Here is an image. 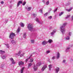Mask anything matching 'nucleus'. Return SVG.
Here are the masks:
<instances>
[{"instance_id":"4468645a","label":"nucleus","mask_w":73,"mask_h":73,"mask_svg":"<svg viewBox=\"0 0 73 73\" xmlns=\"http://www.w3.org/2000/svg\"><path fill=\"white\" fill-rule=\"evenodd\" d=\"M73 9V7H71L69 9H66V11H67L68 12H70V11Z\"/></svg>"},{"instance_id":"3c124183","label":"nucleus","mask_w":73,"mask_h":73,"mask_svg":"<svg viewBox=\"0 0 73 73\" xmlns=\"http://www.w3.org/2000/svg\"><path fill=\"white\" fill-rule=\"evenodd\" d=\"M15 55L16 56H18V53H16L15 54Z\"/></svg>"},{"instance_id":"4c0bfd02","label":"nucleus","mask_w":73,"mask_h":73,"mask_svg":"<svg viewBox=\"0 0 73 73\" xmlns=\"http://www.w3.org/2000/svg\"><path fill=\"white\" fill-rule=\"evenodd\" d=\"M30 61L31 62H33V58L31 59H30Z\"/></svg>"},{"instance_id":"5fc2aeb1","label":"nucleus","mask_w":73,"mask_h":73,"mask_svg":"<svg viewBox=\"0 0 73 73\" xmlns=\"http://www.w3.org/2000/svg\"><path fill=\"white\" fill-rule=\"evenodd\" d=\"M31 56H32V54H31L30 56L29 57V58H30V57H31Z\"/></svg>"},{"instance_id":"f8f14e48","label":"nucleus","mask_w":73,"mask_h":73,"mask_svg":"<svg viewBox=\"0 0 73 73\" xmlns=\"http://www.w3.org/2000/svg\"><path fill=\"white\" fill-rule=\"evenodd\" d=\"M19 65L20 66L21 65H24V62H22V61H20L19 62Z\"/></svg>"},{"instance_id":"423d86ee","label":"nucleus","mask_w":73,"mask_h":73,"mask_svg":"<svg viewBox=\"0 0 73 73\" xmlns=\"http://www.w3.org/2000/svg\"><path fill=\"white\" fill-rule=\"evenodd\" d=\"M37 65H34V67H33V69L35 71H36L38 69V67H37Z\"/></svg>"},{"instance_id":"bb28decb","label":"nucleus","mask_w":73,"mask_h":73,"mask_svg":"<svg viewBox=\"0 0 73 73\" xmlns=\"http://www.w3.org/2000/svg\"><path fill=\"white\" fill-rule=\"evenodd\" d=\"M63 13H64V12H61V13H59V16H61V15H63Z\"/></svg>"},{"instance_id":"de8ad7c7","label":"nucleus","mask_w":73,"mask_h":73,"mask_svg":"<svg viewBox=\"0 0 73 73\" xmlns=\"http://www.w3.org/2000/svg\"><path fill=\"white\" fill-rule=\"evenodd\" d=\"M70 3H69L67 4V5H70Z\"/></svg>"},{"instance_id":"cd10ccee","label":"nucleus","mask_w":73,"mask_h":73,"mask_svg":"<svg viewBox=\"0 0 73 73\" xmlns=\"http://www.w3.org/2000/svg\"><path fill=\"white\" fill-rule=\"evenodd\" d=\"M66 40H69L70 39V38L69 37V36H67L66 37Z\"/></svg>"},{"instance_id":"9d476101","label":"nucleus","mask_w":73,"mask_h":73,"mask_svg":"<svg viewBox=\"0 0 73 73\" xmlns=\"http://www.w3.org/2000/svg\"><path fill=\"white\" fill-rule=\"evenodd\" d=\"M11 42L14 45H16V41L15 40H12L11 41Z\"/></svg>"},{"instance_id":"a211bd4d","label":"nucleus","mask_w":73,"mask_h":73,"mask_svg":"<svg viewBox=\"0 0 73 73\" xmlns=\"http://www.w3.org/2000/svg\"><path fill=\"white\" fill-rule=\"evenodd\" d=\"M70 47H67L66 50V52H69V49H70Z\"/></svg>"},{"instance_id":"a878e982","label":"nucleus","mask_w":73,"mask_h":73,"mask_svg":"<svg viewBox=\"0 0 73 73\" xmlns=\"http://www.w3.org/2000/svg\"><path fill=\"white\" fill-rule=\"evenodd\" d=\"M32 63H29L28 66V68H29V67H31V66H32Z\"/></svg>"},{"instance_id":"7ed1b4c3","label":"nucleus","mask_w":73,"mask_h":73,"mask_svg":"<svg viewBox=\"0 0 73 73\" xmlns=\"http://www.w3.org/2000/svg\"><path fill=\"white\" fill-rule=\"evenodd\" d=\"M15 36V34L14 33H11L9 36V38L10 39H13L14 38V37Z\"/></svg>"},{"instance_id":"ea45409f","label":"nucleus","mask_w":73,"mask_h":73,"mask_svg":"<svg viewBox=\"0 0 73 73\" xmlns=\"http://www.w3.org/2000/svg\"><path fill=\"white\" fill-rule=\"evenodd\" d=\"M24 53H23L21 54L20 56L21 57H23V56H24Z\"/></svg>"},{"instance_id":"864d4df0","label":"nucleus","mask_w":73,"mask_h":73,"mask_svg":"<svg viewBox=\"0 0 73 73\" xmlns=\"http://www.w3.org/2000/svg\"><path fill=\"white\" fill-rule=\"evenodd\" d=\"M1 66L2 67H3V66H4V64H2L1 65Z\"/></svg>"},{"instance_id":"39448f33","label":"nucleus","mask_w":73,"mask_h":73,"mask_svg":"<svg viewBox=\"0 0 73 73\" xmlns=\"http://www.w3.org/2000/svg\"><path fill=\"white\" fill-rule=\"evenodd\" d=\"M10 60L11 61V63L13 64H16V62H15L14 61V60H13V58H11L10 59Z\"/></svg>"},{"instance_id":"0eeeda50","label":"nucleus","mask_w":73,"mask_h":73,"mask_svg":"<svg viewBox=\"0 0 73 73\" xmlns=\"http://www.w3.org/2000/svg\"><path fill=\"white\" fill-rule=\"evenodd\" d=\"M48 42V41H46V40H44L42 42V45H45L46 44H47Z\"/></svg>"},{"instance_id":"6e6d98bb","label":"nucleus","mask_w":73,"mask_h":73,"mask_svg":"<svg viewBox=\"0 0 73 73\" xmlns=\"http://www.w3.org/2000/svg\"><path fill=\"white\" fill-rule=\"evenodd\" d=\"M5 21L7 23V22H8V20H5Z\"/></svg>"},{"instance_id":"79ce46f5","label":"nucleus","mask_w":73,"mask_h":73,"mask_svg":"<svg viewBox=\"0 0 73 73\" xmlns=\"http://www.w3.org/2000/svg\"><path fill=\"white\" fill-rule=\"evenodd\" d=\"M33 15L34 16V17H36V16H37V15L36 14H35V13L33 14Z\"/></svg>"},{"instance_id":"c03bdc74","label":"nucleus","mask_w":73,"mask_h":73,"mask_svg":"<svg viewBox=\"0 0 73 73\" xmlns=\"http://www.w3.org/2000/svg\"><path fill=\"white\" fill-rule=\"evenodd\" d=\"M57 11V9H56L54 10V12H56V11Z\"/></svg>"},{"instance_id":"e433bc0d","label":"nucleus","mask_w":73,"mask_h":73,"mask_svg":"<svg viewBox=\"0 0 73 73\" xmlns=\"http://www.w3.org/2000/svg\"><path fill=\"white\" fill-rule=\"evenodd\" d=\"M48 13H46L44 15V16L45 17H46V16H47V15H48Z\"/></svg>"},{"instance_id":"4d7b16f0","label":"nucleus","mask_w":73,"mask_h":73,"mask_svg":"<svg viewBox=\"0 0 73 73\" xmlns=\"http://www.w3.org/2000/svg\"><path fill=\"white\" fill-rule=\"evenodd\" d=\"M72 20H73V15L72 16Z\"/></svg>"},{"instance_id":"ddd939ff","label":"nucleus","mask_w":73,"mask_h":73,"mask_svg":"<svg viewBox=\"0 0 73 73\" xmlns=\"http://www.w3.org/2000/svg\"><path fill=\"white\" fill-rule=\"evenodd\" d=\"M22 1H19L18 2L17 5V7H19V5H20V4H22Z\"/></svg>"},{"instance_id":"37998d69","label":"nucleus","mask_w":73,"mask_h":73,"mask_svg":"<svg viewBox=\"0 0 73 73\" xmlns=\"http://www.w3.org/2000/svg\"><path fill=\"white\" fill-rule=\"evenodd\" d=\"M66 61V60H63V61H62V62L63 63H65V62Z\"/></svg>"},{"instance_id":"f257e3e1","label":"nucleus","mask_w":73,"mask_h":73,"mask_svg":"<svg viewBox=\"0 0 73 73\" xmlns=\"http://www.w3.org/2000/svg\"><path fill=\"white\" fill-rule=\"evenodd\" d=\"M66 23H64L63 25L60 27V30L62 34H64L65 33V27L66 25Z\"/></svg>"},{"instance_id":"2eb2a0df","label":"nucleus","mask_w":73,"mask_h":73,"mask_svg":"<svg viewBox=\"0 0 73 73\" xmlns=\"http://www.w3.org/2000/svg\"><path fill=\"white\" fill-rule=\"evenodd\" d=\"M48 42L50 44H51L53 42V40L51 39H50L48 40Z\"/></svg>"},{"instance_id":"b1692460","label":"nucleus","mask_w":73,"mask_h":73,"mask_svg":"<svg viewBox=\"0 0 73 73\" xmlns=\"http://www.w3.org/2000/svg\"><path fill=\"white\" fill-rule=\"evenodd\" d=\"M1 57L2 59H5L6 58V56L5 55H3L1 56Z\"/></svg>"},{"instance_id":"9b49d317","label":"nucleus","mask_w":73,"mask_h":73,"mask_svg":"<svg viewBox=\"0 0 73 73\" xmlns=\"http://www.w3.org/2000/svg\"><path fill=\"white\" fill-rule=\"evenodd\" d=\"M60 54L59 52H57V53L56 57L57 59H58L59 58H60Z\"/></svg>"},{"instance_id":"09e8293b","label":"nucleus","mask_w":73,"mask_h":73,"mask_svg":"<svg viewBox=\"0 0 73 73\" xmlns=\"http://www.w3.org/2000/svg\"><path fill=\"white\" fill-rule=\"evenodd\" d=\"M28 61V59H27L25 60L26 62H27V61Z\"/></svg>"},{"instance_id":"8fccbe9b","label":"nucleus","mask_w":73,"mask_h":73,"mask_svg":"<svg viewBox=\"0 0 73 73\" xmlns=\"http://www.w3.org/2000/svg\"><path fill=\"white\" fill-rule=\"evenodd\" d=\"M1 3L2 4H4V2L3 1H1Z\"/></svg>"},{"instance_id":"2f4dec72","label":"nucleus","mask_w":73,"mask_h":73,"mask_svg":"<svg viewBox=\"0 0 73 73\" xmlns=\"http://www.w3.org/2000/svg\"><path fill=\"white\" fill-rule=\"evenodd\" d=\"M26 33H24L23 34V37L24 38H25L26 37Z\"/></svg>"},{"instance_id":"aec40b11","label":"nucleus","mask_w":73,"mask_h":73,"mask_svg":"<svg viewBox=\"0 0 73 73\" xmlns=\"http://www.w3.org/2000/svg\"><path fill=\"white\" fill-rule=\"evenodd\" d=\"M36 21L38 23H39V24H41V22L39 21V20H38V19L36 18Z\"/></svg>"},{"instance_id":"1a4fd4ad","label":"nucleus","mask_w":73,"mask_h":73,"mask_svg":"<svg viewBox=\"0 0 73 73\" xmlns=\"http://www.w3.org/2000/svg\"><path fill=\"white\" fill-rule=\"evenodd\" d=\"M59 70H60V68L58 67H57L55 69V73H58V72H59Z\"/></svg>"},{"instance_id":"20e7f679","label":"nucleus","mask_w":73,"mask_h":73,"mask_svg":"<svg viewBox=\"0 0 73 73\" xmlns=\"http://www.w3.org/2000/svg\"><path fill=\"white\" fill-rule=\"evenodd\" d=\"M47 67V66H46V65H44L41 69L42 72H44V70Z\"/></svg>"},{"instance_id":"603ef678","label":"nucleus","mask_w":73,"mask_h":73,"mask_svg":"<svg viewBox=\"0 0 73 73\" xmlns=\"http://www.w3.org/2000/svg\"><path fill=\"white\" fill-rule=\"evenodd\" d=\"M52 11V9H50L49 10V11Z\"/></svg>"},{"instance_id":"f704fd0d","label":"nucleus","mask_w":73,"mask_h":73,"mask_svg":"<svg viewBox=\"0 0 73 73\" xmlns=\"http://www.w3.org/2000/svg\"><path fill=\"white\" fill-rule=\"evenodd\" d=\"M52 18V16H50L48 17V19H51Z\"/></svg>"},{"instance_id":"f03ea898","label":"nucleus","mask_w":73,"mask_h":73,"mask_svg":"<svg viewBox=\"0 0 73 73\" xmlns=\"http://www.w3.org/2000/svg\"><path fill=\"white\" fill-rule=\"evenodd\" d=\"M27 28L30 31H32L33 30V25L31 24H29L27 26Z\"/></svg>"},{"instance_id":"412c9836","label":"nucleus","mask_w":73,"mask_h":73,"mask_svg":"<svg viewBox=\"0 0 73 73\" xmlns=\"http://www.w3.org/2000/svg\"><path fill=\"white\" fill-rule=\"evenodd\" d=\"M41 62H39L37 63L36 65H37L38 66H40V65H41Z\"/></svg>"},{"instance_id":"58836bf2","label":"nucleus","mask_w":73,"mask_h":73,"mask_svg":"<svg viewBox=\"0 0 73 73\" xmlns=\"http://www.w3.org/2000/svg\"><path fill=\"white\" fill-rule=\"evenodd\" d=\"M50 51H47L46 52V53L47 54H48V53H50Z\"/></svg>"},{"instance_id":"7c9ffc66","label":"nucleus","mask_w":73,"mask_h":73,"mask_svg":"<svg viewBox=\"0 0 73 73\" xmlns=\"http://www.w3.org/2000/svg\"><path fill=\"white\" fill-rule=\"evenodd\" d=\"M31 43H32V44H34V43L35 42V40H31Z\"/></svg>"},{"instance_id":"72a5a7b5","label":"nucleus","mask_w":73,"mask_h":73,"mask_svg":"<svg viewBox=\"0 0 73 73\" xmlns=\"http://www.w3.org/2000/svg\"><path fill=\"white\" fill-rule=\"evenodd\" d=\"M68 35H69V36H71V35H72V32H70L68 33Z\"/></svg>"},{"instance_id":"6e6552de","label":"nucleus","mask_w":73,"mask_h":73,"mask_svg":"<svg viewBox=\"0 0 73 73\" xmlns=\"http://www.w3.org/2000/svg\"><path fill=\"white\" fill-rule=\"evenodd\" d=\"M56 32V30H54L53 31L50 33V35L51 36L54 35L55 33Z\"/></svg>"},{"instance_id":"a19ab883","label":"nucleus","mask_w":73,"mask_h":73,"mask_svg":"<svg viewBox=\"0 0 73 73\" xmlns=\"http://www.w3.org/2000/svg\"><path fill=\"white\" fill-rule=\"evenodd\" d=\"M26 2L25 1L23 2V3L22 4L23 5H25V4H26Z\"/></svg>"},{"instance_id":"4be33fe9","label":"nucleus","mask_w":73,"mask_h":73,"mask_svg":"<svg viewBox=\"0 0 73 73\" xmlns=\"http://www.w3.org/2000/svg\"><path fill=\"white\" fill-rule=\"evenodd\" d=\"M24 67H23L21 70V73H23L24 72Z\"/></svg>"},{"instance_id":"c85d7f7f","label":"nucleus","mask_w":73,"mask_h":73,"mask_svg":"<svg viewBox=\"0 0 73 73\" xmlns=\"http://www.w3.org/2000/svg\"><path fill=\"white\" fill-rule=\"evenodd\" d=\"M0 52H1V53L2 54H3V53H5V51H3L2 50H0Z\"/></svg>"},{"instance_id":"a18cd8bd","label":"nucleus","mask_w":73,"mask_h":73,"mask_svg":"<svg viewBox=\"0 0 73 73\" xmlns=\"http://www.w3.org/2000/svg\"><path fill=\"white\" fill-rule=\"evenodd\" d=\"M52 60H54V59H55V56H53L52 58Z\"/></svg>"},{"instance_id":"6ab92c4d","label":"nucleus","mask_w":73,"mask_h":73,"mask_svg":"<svg viewBox=\"0 0 73 73\" xmlns=\"http://www.w3.org/2000/svg\"><path fill=\"white\" fill-rule=\"evenodd\" d=\"M52 64H50L48 66H49V70H51V69L52 68Z\"/></svg>"},{"instance_id":"393cba45","label":"nucleus","mask_w":73,"mask_h":73,"mask_svg":"<svg viewBox=\"0 0 73 73\" xmlns=\"http://www.w3.org/2000/svg\"><path fill=\"white\" fill-rule=\"evenodd\" d=\"M22 52V51H21V50H20L19 52L18 53V56H20V54Z\"/></svg>"},{"instance_id":"f3484780","label":"nucleus","mask_w":73,"mask_h":73,"mask_svg":"<svg viewBox=\"0 0 73 73\" xmlns=\"http://www.w3.org/2000/svg\"><path fill=\"white\" fill-rule=\"evenodd\" d=\"M20 27H18V29L16 31L17 33H19V32H20Z\"/></svg>"},{"instance_id":"dca6fc26","label":"nucleus","mask_w":73,"mask_h":73,"mask_svg":"<svg viewBox=\"0 0 73 73\" xmlns=\"http://www.w3.org/2000/svg\"><path fill=\"white\" fill-rule=\"evenodd\" d=\"M20 26H21L22 27H24V24L23 23H20Z\"/></svg>"},{"instance_id":"c9c22d12","label":"nucleus","mask_w":73,"mask_h":73,"mask_svg":"<svg viewBox=\"0 0 73 73\" xmlns=\"http://www.w3.org/2000/svg\"><path fill=\"white\" fill-rule=\"evenodd\" d=\"M49 4V1H48L46 2V5H48Z\"/></svg>"},{"instance_id":"473e14b6","label":"nucleus","mask_w":73,"mask_h":73,"mask_svg":"<svg viewBox=\"0 0 73 73\" xmlns=\"http://www.w3.org/2000/svg\"><path fill=\"white\" fill-rule=\"evenodd\" d=\"M70 15H68L67 17H65V19H67L68 18H69V17H70Z\"/></svg>"},{"instance_id":"5701e85b","label":"nucleus","mask_w":73,"mask_h":73,"mask_svg":"<svg viewBox=\"0 0 73 73\" xmlns=\"http://www.w3.org/2000/svg\"><path fill=\"white\" fill-rule=\"evenodd\" d=\"M31 9H32V7H29L28 8H27V9L28 11H31Z\"/></svg>"},{"instance_id":"13d9d810","label":"nucleus","mask_w":73,"mask_h":73,"mask_svg":"<svg viewBox=\"0 0 73 73\" xmlns=\"http://www.w3.org/2000/svg\"><path fill=\"white\" fill-rule=\"evenodd\" d=\"M42 2H43V3H45V1L44 0H42Z\"/></svg>"},{"instance_id":"c756f323","label":"nucleus","mask_w":73,"mask_h":73,"mask_svg":"<svg viewBox=\"0 0 73 73\" xmlns=\"http://www.w3.org/2000/svg\"><path fill=\"white\" fill-rule=\"evenodd\" d=\"M5 45H6L7 48H9V45L8 44H5Z\"/></svg>"},{"instance_id":"49530a36","label":"nucleus","mask_w":73,"mask_h":73,"mask_svg":"<svg viewBox=\"0 0 73 73\" xmlns=\"http://www.w3.org/2000/svg\"><path fill=\"white\" fill-rule=\"evenodd\" d=\"M40 13H42V10H40Z\"/></svg>"}]
</instances>
